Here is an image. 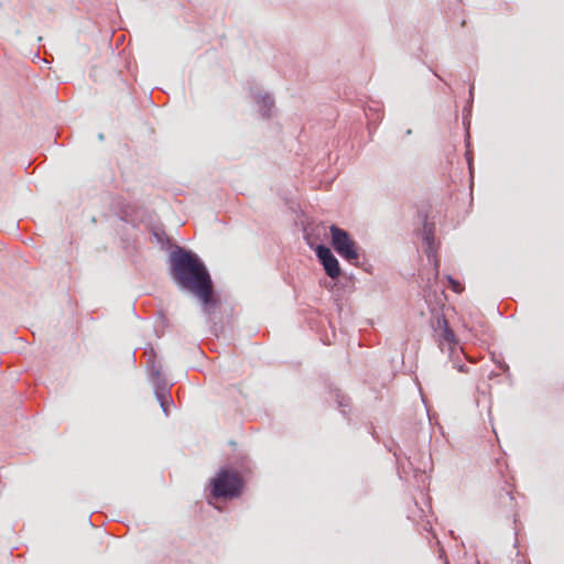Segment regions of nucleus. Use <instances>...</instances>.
I'll return each instance as SVG.
<instances>
[{
	"instance_id": "39448f33",
	"label": "nucleus",
	"mask_w": 564,
	"mask_h": 564,
	"mask_svg": "<svg viewBox=\"0 0 564 564\" xmlns=\"http://www.w3.org/2000/svg\"><path fill=\"white\" fill-rule=\"evenodd\" d=\"M435 330L437 332L441 343H446L451 347L456 344L455 334L449 328L448 322L444 316H437L435 318Z\"/></svg>"
},
{
	"instance_id": "f03ea898",
	"label": "nucleus",
	"mask_w": 564,
	"mask_h": 564,
	"mask_svg": "<svg viewBox=\"0 0 564 564\" xmlns=\"http://www.w3.org/2000/svg\"><path fill=\"white\" fill-rule=\"evenodd\" d=\"M214 499L231 500L242 495L245 480L241 474L231 468H221L209 481Z\"/></svg>"
},
{
	"instance_id": "20e7f679",
	"label": "nucleus",
	"mask_w": 564,
	"mask_h": 564,
	"mask_svg": "<svg viewBox=\"0 0 564 564\" xmlns=\"http://www.w3.org/2000/svg\"><path fill=\"white\" fill-rule=\"evenodd\" d=\"M316 254L321 260L327 275L332 279H336L340 274V267L338 260L332 253L330 249L325 246H318L316 248Z\"/></svg>"
},
{
	"instance_id": "0eeeda50",
	"label": "nucleus",
	"mask_w": 564,
	"mask_h": 564,
	"mask_svg": "<svg viewBox=\"0 0 564 564\" xmlns=\"http://www.w3.org/2000/svg\"><path fill=\"white\" fill-rule=\"evenodd\" d=\"M430 231L426 234L425 239L430 242Z\"/></svg>"
},
{
	"instance_id": "f257e3e1",
	"label": "nucleus",
	"mask_w": 564,
	"mask_h": 564,
	"mask_svg": "<svg viewBox=\"0 0 564 564\" xmlns=\"http://www.w3.org/2000/svg\"><path fill=\"white\" fill-rule=\"evenodd\" d=\"M171 275L178 285L194 294L205 306L214 304L210 275L195 254L183 249L173 252Z\"/></svg>"
},
{
	"instance_id": "423d86ee",
	"label": "nucleus",
	"mask_w": 564,
	"mask_h": 564,
	"mask_svg": "<svg viewBox=\"0 0 564 564\" xmlns=\"http://www.w3.org/2000/svg\"><path fill=\"white\" fill-rule=\"evenodd\" d=\"M449 283H451V285H452V288H453V290H454L455 292H458V293H459V292H462V291H463V288H462V285H460V283H459V282H457V281L453 280L452 278H449Z\"/></svg>"
},
{
	"instance_id": "7ed1b4c3",
	"label": "nucleus",
	"mask_w": 564,
	"mask_h": 564,
	"mask_svg": "<svg viewBox=\"0 0 564 564\" xmlns=\"http://www.w3.org/2000/svg\"><path fill=\"white\" fill-rule=\"evenodd\" d=\"M330 234L332 245L336 252L351 263L357 262L359 254L356 248V243L350 239L348 232L333 225L330 226Z\"/></svg>"
}]
</instances>
